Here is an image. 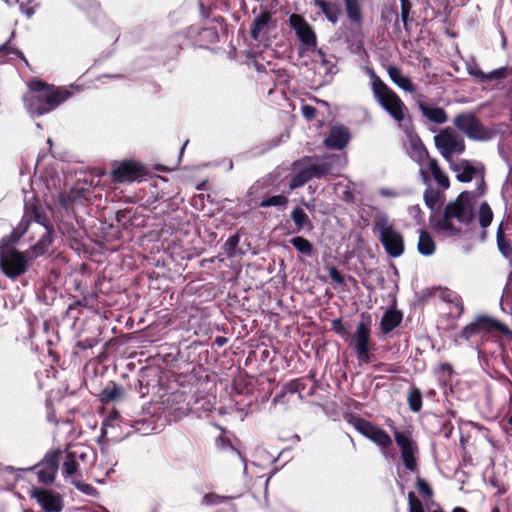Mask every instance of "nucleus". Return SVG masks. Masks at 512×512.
<instances>
[{"mask_svg": "<svg viewBox=\"0 0 512 512\" xmlns=\"http://www.w3.org/2000/svg\"><path fill=\"white\" fill-rule=\"evenodd\" d=\"M29 91L23 97L24 106L32 116H42L64 103L72 92L63 87H55L42 80L30 81Z\"/></svg>", "mask_w": 512, "mask_h": 512, "instance_id": "f257e3e1", "label": "nucleus"}, {"mask_svg": "<svg viewBox=\"0 0 512 512\" xmlns=\"http://www.w3.org/2000/svg\"><path fill=\"white\" fill-rule=\"evenodd\" d=\"M472 193L461 192L454 201H450L444 208L443 217L436 223L435 228L440 231L449 232L451 235H459L461 229L457 228L452 220L456 219L463 225H469L474 220L472 205Z\"/></svg>", "mask_w": 512, "mask_h": 512, "instance_id": "f03ea898", "label": "nucleus"}, {"mask_svg": "<svg viewBox=\"0 0 512 512\" xmlns=\"http://www.w3.org/2000/svg\"><path fill=\"white\" fill-rule=\"evenodd\" d=\"M339 157L334 154H328L319 159L318 162H312L314 157L304 156L298 160L295 165L303 166L302 169L298 170L290 181V188L296 189L302 187L313 178H322L332 172L334 161L338 160Z\"/></svg>", "mask_w": 512, "mask_h": 512, "instance_id": "7ed1b4c3", "label": "nucleus"}, {"mask_svg": "<svg viewBox=\"0 0 512 512\" xmlns=\"http://www.w3.org/2000/svg\"><path fill=\"white\" fill-rule=\"evenodd\" d=\"M373 233L378 236L385 252L392 258L400 257L405 251L404 237L395 229L386 214L376 215L373 219Z\"/></svg>", "mask_w": 512, "mask_h": 512, "instance_id": "20e7f679", "label": "nucleus"}, {"mask_svg": "<svg viewBox=\"0 0 512 512\" xmlns=\"http://www.w3.org/2000/svg\"><path fill=\"white\" fill-rule=\"evenodd\" d=\"M372 91L382 108L397 122L405 118L407 107L401 98L371 70Z\"/></svg>", "mask_w": 512, "mask_h": 512, "instance_id": "39448f33", "label": "nucleus"}, {"mask_svg": "<svg viewBox=\"0 0 512 512\" xmlns=\"http://www.w3.org/2000/svg\"><path fill=\"white\" fill-rule=\"evenodd\" d=\"M0 267L2 272L11 279H16L27 271L28 257L11 245L8 238L0 242Z\"/></svg>", "mask_w": 512, "mask_h": 512, "instance_id": "423d86ee", "label": "nucleus"}, {"mask_svg": "<svg viewBox=\"0 0 512 512\" xmlns=\"http://www.w3.org/2000/svg\"><path fill=\"white\" fill-rule=\"evenodd\" d=\"M371 323V315L366 312L362 313L361 321L351 339V346L354 347L356 358L366 364L372 361V351L375 350V343L371 340Z\"/></svg>", "mask_w": 512, "mask_h": 512, "instance_id": "0eeeda50", "label": "nucleus"}, {"mask_svg": "<svg viewBox=\"0 0 512 512\" xmlns=\"http://www.w3.org/2000/svg\"><path fill=\"white\" fill-rule=\"evenodd\" d=\"M495 332L504 336L512 334L511 330L504 323L492 317L480 315L472 323L462 329L459 333V337L465 340H471L476 336L483 338Z\"/></svg>", "mask_w": 512, "mask_h": 512, "instance_id": "6e6552de", "label": "nucleus"}, {"mask_svg": "<svg viewBox=\"0 0 512 512\" xmlns=\"http://www.w3.org/2000/svg\"><path fill=\"white\" fill-rule=\"evenodd\" d=\"M454 126L469 139L484 141L491 138V131L472 112H461L454 117Z\"/></svg>", "mask_w": 512, "mask_h": 512, "instance_id": "1a4fd4ad", "label": "nucleus"}, {"mask_svg": "<svg viewBox=\"0 0 512 512\" xmlns=\"http://www.w3.org/2000/svg\"><path fill=\"white\" fill-rule=\"evenodd\" d=\"M347 421L353 425L360 434L376 443L382 449H387L392 445V439L388 433L372 422L352 414L347 416Z\"/></svg>", "mask_w": 512, "mask_h": 512, "instance_id": "9d476101", "label": "nucleus"}, {"mask_svg": "<svg viewBox=\"0 0 512 512\" xmlns=\"http://www.w3.org/2000/svg\"><path fill=\"white\" fill-rule=\"evenodd\" d=\"M434 142L441 155L448 161L451 160L454 153H463L466 148L464 139L450 127L442 129L434 137Z\"/></svg>", "mask_w": 512, "mask_h": 512, "instance_id": "9b49d317", "label": "nucleus"}, {"mask_svg": "<svg viewBox=\"0 0 512 512\" xmlns=\"http://www.w3.org/2000/svg\"><path fill=\"white\" fill-rule=\"evenodd\" d=\"M146 173V168L142 163L123 160L113 164L110 176L114 183H125L141 180Z\"/></svg>", "mask_w": 512, "mask_h": 512, "instance_id": "f8f14e48", "label": "nucleus"}, {"mask_svg": "<svg viewBox=\"0 0 512 512\" xmlns=\"http://www.w3.org/2000/svg\"><path fill=\"white\" fill-rule=\"evenodd\" d=\"M394 439L401 453V460L405 468L411 472L418 471L416 455L419 452L417 443L412 439L409 432H401L394 428Z\"/></svg>", "mask_w": 512, "mask_h": 512, "instance_id": "ddd939ff", "label": "nucleus"}, {"mask_svg": "<svg viewBox=\"0 0 512 512\" xmlns=\"http://www.w3.org/2000/svg\"><path fill=\"white\" fill-rule=\"evenodd\" d=\"M61 454L62 452L59 449L51 450L46 453L43 460L36 466L39 483L49 485L54 482Z\"/></svg>", "mask_w": 512, "mask_h": 512, "instance_id": "4468645a", "label": "nucleus"}, {"mask_svg": "<svg viewBox=\"0 0 512 512\" xmlns=\"http://www.w3.org/2000/svg\"><path fill=\"white\" fill-rule=\"evenodd\" d=\"M30 497L36 500L44 512H61L64 508L63 496L53 489L33 488Z\"/></svg>", "mask_w": 512, "mask_h": 512, "instance_id": "2eb2a0df", "label": "nucleus"}, {"mask_svg": "<svg viewBox=\"0 0 512 512\" xmlns=\"http://www.w3.org/2000/svg\"><path fill=\"white\" fill-rule=\"evenodd\" d=\"M289 21L301 43L307 49L316 48L317 37L311 25L299 14H292Z\"/></svg>", "mask_w": 512, "mask_h": 512, "instance_id": "dca6fc26", "label": "nucleus"}, {"mask_svg": "<svg viewBox=\"0 0 512 512\" xmlns=\"http://www.w3.org/2000/svg\"><path fill=\"white\" fill-rule=\"evenodd\" d=\"M167 412L180 419L191 411L190 397L184 391L177 390L168 395L164 401Z\"/></svg>", "mask_w": 512, "mask_h": 512, "instance_id": "f3484780", "label": "nucleus"}, {"mask_svg": "<svg viewBox=\"0 0 512 512\" xmlns=\"http://www.w3.org/2000/svg\"><path fill=\"white\" fill-rule=\"evenodd\" d=\"M351 139L348 127L342 124L331 126L328 136L324 140V146L330 150L344 149Z\"/></svg>", "mask_w": 512, "mask_h": 512, "instance_id": "a211bd4d", "label": "nucleus"}, {"mask_svg": "<svg viewBox=\"0 0 512 512\" xmlns=\"http://www.w3.org/2000/svg\"><path fill=\"white\" fill-rule=\"evenodd\" d=\"M403 320V313L397 309H388L380 321V333L387 335L398 327Z\"/></svg>", "mask_w": 512, "mask_h": 512, "instance_id": "6ab92c4d", "label": "nucleus"}, {"mask_svg": "<svg viewBox=\"0 0 512 512\" xmlns=\"http://www.w3.org/2000/svg\"><path fill=\"white\" fill-rule=\"evenodd\" d=\"M125 389L124 387L117 385L115 382L110 381L107 385L101 390L99 394V399L103 404H109L112 402L120 401L124 398Z\"/></svg>", "mask_w": 512, "mask_h": 512, "instance_id": "aec40b11", "label": "nucleus"}, {"mask_svg": "<svg viewBox=\"0 0 512 512\" xmlns=\"http://www.w3.org/2000/svg\"><path fill=\"white\" fill-rule=\"evenodd\" d=\"M387 73L391 79V81L396 84L399 88L403 89L406 92L414 93L416 91L415 85L412 83L411 79L407 76L402 75V71L399 67L394 65H389L387 67Z\"/></svg>", "mask_w": 512, "mask_h": 512, "instance_id": "412c9836", "label": "nucleus"}, {"mask_svg": "<svg viewBox=\"0 0 512 512\" xmlns=\"http://www.w3.org/2000/svg\"><path fill=\"white\" fill-rule=\"evenodd\" d=\"M451 169L457 173V180L462 183L471 182L476 175V168L466 159L451 163Z\"/></svg>", "mask_w": 512, "mask_h": 512, "instance_id": "4be33fe9", "label": "nucleus"}, {"mask_svg": "<svg viewBox=\"0 0 512 512\" xmlns=\"http://www.w3.org/2000/svg\"><path fill=\"white\" fill-rule=\"evenodd\" d=\"M418 108L422 114L433 123L444 124L448 120L446 111L441 107H432L425 102L419 101Z\"/></svg>", "mask_w": 512, "mask_h": 512, "instance_id": "5701e85b", "label": "nucleus"}, {"mask_svg": "<svg viewBox=\"0 0 512 512\" xmlns=\"http://www.w3.org/2000/svg\"><path fill=\"white\" fill-rule=\"evenodd\" d=\"M272 20V13L268 10L261 12L259 16H257L251 27H250V36L253 40H259L260 35L263 31H265L270 22Z\"/></svg>", "mask_w": 512, "mask_h": 512, "instance_id": "b1692460", "label": "nucleus"}, {"mask_svg": "<svg viewBox=\"0 0 512 512\" xmlns=\"http://www.w3.org/2000/svg\"><path fill=\"white\" fill-rule=\"evenodd\" d=\"M313 3L322 11L329 22L333 24L337 23L339 16L341 15L340 6L337 3L325 0H313Z\"/></svg>", "mask_w": 512, "mask_h": 512, "instance_id": "393cba45", "label": "nucleus"}, {"mask_svg": "<svg viewBox=\"0 0 512 512\" xmlns=\"http://www.w3.org/2000/svg\"><path fill=\"white\" fill-rule=\"evenodd\" d=\"M349 21L357 26L363 22L362 7L359 0H343Z\"/></svg>", "mask_w": 512, "mask_h": 512, "instance_id": "a878e982", "label": "nucleus"}, {"mask_svg": "<svg viewBox=\"0 0 512 512\" xmlns=\"http://www.w3.org/2000/svg\"><path fill=\"white\" fill-rule=\"evenodd\" d=\"M14 36L15 32L13 31L9 39L0 46V63H3L7 58L13 55L22 60L27 66H29L28 60L26 59L23 52L11 45V41Z\"/></svg>", "mask_w": 512, "mask_h": 512, "instance_id": "bb28decb", "label": "nucleus"}, {"mask_svg": "<svg viewBox=\"0 0 512 512\" xmlns=\"http://www.w3.org/2000/svg\"><path fill=\"white\" fill-rule=\"evenodd\" d=\"M423 198L426 206L435 211L443 204L445 196L440 190L429 187L424 191Z\"/></svg>", "mask_w": 512, "mask_h": 512, "instance_id": "cd10ccee", "label": "nucleus"}, {"mask_svg": "<svg viewBox=\"0 0 512 512\" xmlns=\"http://www.w3.org/2000/svg\"><path fill=\"white\" fill-rule=\"evenodd\" d=\"M219 41V33L216 27H205L198 31L195 42L199 46L207 47Z\"/></svg>", "mask_w": 512, "mask_h": 512, "instance_id": "c85d7f7f", "label": "nucleus"}, {"mask_svg": "<svg viewBox=\"0 0 512 512\" xmlns=\"http://www.w3.org/2000/svg\"><path fill=\"white\" fill-rule=\"evenodd\" d=\"M417 249L424 256H430L435 252L436 244L428 231L420 230Z\"/></svg>", "mask_w": 512, "mask_h": 512, "instance_id": "c756f323", "label": "nucleus"}, {"mask_svg": "<svg viewBox=\"0 0 512 512\" xmlns=\"http://www.w3.org/2000/svg\"><path fill=\"white\" fill-rule=\"evenodd\" d=\"M26 215L30 220H33L46 228L49 227V219L40 204L32 203L30 205H26Z\"/></svg>", "mask_w": 512, "mask_h": 512, "instance_id": "7c9ffc66", "label": "nucleus"}, {"mask_svg": "<svg viewBox=\"0 0 512 512\" xmlns=\"http://www.w3.org/2000/svg\"><path fill=\"white\" fill-rule=\"evenodd\" d=\"M429 169L432 173L434 180L443 189H448L450 181L448 176L440 168L438 161L435 158H429Z\"/></svg>", "mask_w": 512, "mask_h": 512, "instance_id": "2f4dec72", "label": "nucleus"}, {"mask_svg": "<svg viewBox=\"0 0 512 512\" xmlns=\"http://www.w3.org/2000/svg\"><path fill=\"white\" fill-rule=\"evenodd\" d=\"M291 219L294 221L298 231H301V230H303L306 227H308L309 229L313 228L308 215L299 206L295 207L292 210V212H291Z\"/></svg>", "mask_w": 512, "mask_h": 512, "instance_id": "473e14b6", "label": "nucleus"}, {"mask_svg": "<svg viewBox=\"0 0 512 512\" xmlns=\"http://www.w3.org/2000/svg\"><path fill=\"white\" fill-rule=\"evenodd\" d=\"M407 402L412 412L417 413L422 409V393L418 387L413 386L409 389Z\"/></svg>", "mask_w": 512, "mask_h": 512, "instance_id": "72a5a7b5", "label": "nucleus"}, {"mask_svg": "<svg viewBox=\"0 0 512 512\" xmlns=\"http://www.w3.org/2000/svg\"><path fill=\"white\" fill-rule=\"evenodd\" d=\"M79 462L66 450L65 459L62 466V474L64 478H70L77 474Z\"/></svg>", "mask_w": 512, "mask_h": 512, "instance_id": "f704fd0d", "label": "nucleus"}, {"mask_svg": "<svg viewBox=\"0 0 512 512\" xmlns=\"http://www.w3.org/2000/svg\"><path fill=\"white\" fill-rule=\"evenodd\" d=\"M497 246L499 251L505 256L508 257L512 254V246L510 242L506 239L503 224L501 223L497 229L496 233Z\"/></svg>", "mask_w": 512, "mask_h": 512, "instance_id": "c9c22d12", "label": "nucleus"}, {"mask_svg": "<svg viewBox=\"0 0 512 512\" xmlns=\"http://www.w3.org/2000/svg\"><path fill=\"white\" fill-rule=\"evenodd\" d=\"M288 202H289V199L287 196L279 194V195L270 196V197H267V198L261 200L258 203V207L267 208V207L274 206V207L285 208L287 206Z\"/></svg>", "mask_w": 512, "mask_h": 512, "instance_id": "e433bc0d", "label": "nucleus"}, {"mask_svg": "<svg viewBox=\"0 0 512 512\" xmlns=\"http://www.w3.org/2000/svg\"><path fill=\"white\" fill-rule=\"evenodd\" d=\"M293 247L301 254L311 256L313 253L312 243L304 237L297 236L290 240Z\"/></svg>", "mask_w": 512, "mask_h": 512, "instance_id": "4c0bfd02", "label": "nucleus"}, {"mask_svg": "<svg viewBox=\"0 0 512 512\" xmlns=\"http://www.w3.org/2000/svg\"><path fill=\"white\" fill-rule=\"evenodd\" d=\"M478 220L483 229L487 228L492 223L493 211L487 202L481 203L479 207Z\"/></svg>", "mask_w": 512, "mask_h": 512, "instance_id": "58836bf2", "label": "nucleus"}, {"mask_svg": "<svg viewBox=\"0 0 512 512\" xmlns=\"http://www.w3.org/2000/svg\"><path fill=\"white\" fill-rule=\"evenodd\" d=\"M66 450L71 454V457L77 460V462H79V460L85 462L92 453L91 448L85 445H74L72 447H68Z\"/></svg>", "mask_w": 512, "mask_h": 512, "instance_id": "ea45409f", "label": "nucleus"}, {"mask_svg": "<svg viewBox=\"0 0 512 512\" xmlns=\"http://www.w3.org/2000/svg\"><path fill=\"white\" fill-rule=\"evenodd\" d=\"M401 4V20L403 22V26L406 32H410L409 22L413 21L410 19V13L412 9V3L410 0H400Z\"/></svg>", "mask_w": 512, "mask_h": 512, "instance_id": "a19ab883", "label": "nucleus"}, {"mask_svg": "<svg viewBox=\"0 0 512 512\" xmlns=\"http://www.w3.org/2000/svg\"><path fill=\"white\" fill-rule=\"evenodd\" d=\"M306 386H307L306 378L301 377V378L289 381L288 383H286L284 385L283 388H284L285 392L300 394L303 391H305Z\"/></svg>", "mask_w": 512, "mask_h": 512, "instance_id": "79ce46f5", "label": "nucleus"}, {"mask_svg": "<svg viewBox=\"0 0 512 512\" xmlns=\"http://www.w3.org/2000/svg\"><path fill=\"white\" fill-rule=\"evenodd\" d=\"M240 242L239 234L231 235L224 243V250L228 257H233Z\"/></svg>", "mask_w": 512, "mask_h": 512, "instance_id": "37998d69", "label": "nucleus"}, {"mask_svg": "<svg viewBox=\"0 0 512 512\" xmlns=\"http://www.w3.org/2000/svg\"><path fill=\"white\" fill-rule=\"evenodd\" d=\"M509 74H510V70L508 67H501V68L495 69V70L485 74L484 83L490 82L493 80H503V79L507 78Z\"/></svg>", "mask_w": 512, "mask_h": 512, "instance_id": "c03bdc74", "label": "nucleus"}, {"mask_svg": "<svg viewBox=\"0 0 512 512\" xmlns=\"http://www.w3.org/2000/svg\"><path fill=\"white\" fill-rule=\"evenodd\" d=\"M230 499H231V497H229V496H221L214 492H210V493H207L204 495V497L202 498V503L204 505L210 506V505H217V504L226 502Z\"/></svg>", "mask_w": 512, "mask_h": 512, "instance_id": "a18cd8bd", "label": "nucleus"}, {"mask_svg": "<svg viewBox=\"0 0 512 512\" xmlns=\"http://www.w3.org/2000/svg\"><path fill=\"white\" fill-rule=\"evenodd\" d=\"M71 484L73 486H75L80 492H82L83 494L87 495V496H96L98 494V491L97 489L92 486L91 484H87V483H84L80 480H72L71 481Z\"/></svg>", "mask_w": 512, "mask_h": 512, "instance_id": "49530a36", "label": "nucleus"}, {"mask_svg": "<svg viewBox=\"0 0 512 512\" xmlns=\"http://www.w3.org/2000/svg\"><path fill=\"white\" fill-rule=\"evenodd\" d=\"M409 512H425L422 502L414 492L408 493Z\"/></svg>", "mask_w": 512, "mask_h": 512, "instance_id": "de8ad7c7", "label": "nucleus"}, {"mask_svg": "<svg viewBox=\"0 0 512 512\" xmlns=\"http://www.w3.org/2000/svg\"><path fill=\"white\" fill-rule=\"evenodd\" d=\"M416 486L418 491L425 499H430L433 496V490L430 485L426 482V480L422 478H418L416 482Z\"/></svg>", "mask_w": 512, "mask_h": 512, "instance_id": "09e8293b", "label": "nucleus"}, {"mask_svg": "<svg viewBox=\"0 0 512 512\" xmlns=\"http://www.w3.org/2000/svg\"><path fill=\"white\" fill-rule=\"evenodd\" d=\"M45 407H46V410H47V420L50 423H52L54 425H57L58 424V420L56 418L54 404H53L51 399H47L46 400Z\"/></svg>", "mask_w": 512, "mask_h": 512, "instance_id": "8fccbe9b", "label": "nucleus"}, {"mask_svg": "<svg viewBox=\"0 0 512 512\" xmlns=\"http://www.w3.org/2000/svg\"><path fill=\"white\" fill-rule=\"evenodd\" d=\"M328 273H329V276L330 278L335 282L337 283L338 285H344V277L343 275L341 274V272L338 270L337 267L335 266H328Z\"/></svg>", "mask_w": 512, "mask_h": 512, "instance_id": "3c124183", "label": "nucleus"}, {"mask_svg": "<svg viewBox=\"0 0 512 512\" xmlns=\"http://www.w3.org/2000/svg\"><path fill=\"white\" fill-rule=\"evenodd\" d=\"M467 71L470 76H473L478 79L479 82L484 83L486 73L483 72L477 64L469 66Z\"/></svg>", "mask_w": 512, "mask_h": 512, "instance_id": "603ef678", "label": "nucleus"}, {"mask_svg": "<svg viewBox=\"0 0 512 512\" xmlns=\"http://www.w3.org/2000/svg\"><path fill=\"white\" fill-rule=\"evenodd\" d=\"M331 326V329L341 336H344L347 333L346 327L341 319L332 320Z\"/></svg>", "mask_w": 512, "mask_h": 512, "instance_id": "864d4df0", "label": "nucleus"}, {"mask_svg": "<svg viewBox=\"0 0 512 512\" xmlns=\"http://www.w3.org/2000/svg\"><path fill=\"white\" fill-rule=\"evenodd\" d=\"M301 111H302V115L307 120L314 119L316 117L317 113H318L317 109L314 106H311V105H303L302 108H301Z\"/></svg>", "mask_w": 512, "mask_h": 512, "instance_id": "5fc2aeb1", "label": "nucleus"}, {"mask_svg": "<svg viewBox=\"0 0 512 512\" xmlns=\"http://www.w3.org/2000/svg\"><path fill=\"white\" fill-rule=\"evenodd\" d=\"M317 55L320 58L321 64L326 68L327 73H332L333 65L329 60L326 59L325 53L319 49L317 51Z\"/></svg>", "mask_w": 512, "mask_h": 512, "instance_id": "6e6d98bb", "label": "nucleus"}, {"mask_svg": "<svg viewBox=\"0 0 512 512\" xmlns=\"http://www.w3.org/2000/svg\"><path fill=\"white\" fill-rule=\"evenodd\" d=\"M409 213L413 215L418 223L423 221V212L418 204L411 206L409 208Z\"/></svg>", "mask_w": 512, "mask_h": 512, "instance_id": "4d7b16f0", "label": "nucleus"}, {"mask_svg": "<svg viewBox=\"0 0 512 512\" xmlns=\"http://www.w3.org/2000/svg\"><path fill=\"white\" fill-rule=\"evenodd\" d=\"M85 301L86 299L83 298L82 300H77L74 303L70 304L66 310V315L70 316L72 312L80 306L86 307L87 305Z\"/></svg>", "mask_w": 512, "mask_h": 512, "instance_id": "13d9d810", "label": "nucleus"}, {"mask_svg": "<svg viewBox=\"0 0 512 512\" xmlns=\"http://www.w3.org/2000/svg\"><path fill=\"white\" fill-rule=\"evenodd\" d=\"M441 299L446 301V302H454V298H456V296L454 295V293L448 289V288H444L441 290V295H440Z\"/></svg>", "mask_w": 512, "mask_h": 512, "instance_id": "bf43d9fd", "label": "nucleus"}, {"mask_svg": "<svg viewBox=\"0 0 512 512\" xmlns=\"http://www.w3.org/2000/svg\"><path fill=\"white\" fill-rule=\"evenodd\" d=\"M305 378H306V382L308 380H311L314 383L313 386L311 387V389L309 390V392L307 393L309 396H312L314 394V390L316 387L315 372L310 371L309 374Z\"/></svg>", "mask_w": 512, "mask_h": 512, "instance_id": "052dcab7", "label": "nucleus"}, {"mask_svg": "<svg viewBox=\"0 0 512 512\" xmlns=\"http://www.w3.org/2000/svg\"><path fill=\"white\" fill-rule=\"evenodd\" d=\"M72 193L75 195H73V198L74 199H77V198H84V199H87V195L86 193H89V190H85V189H76L75 191H72Z\"/></svg>", "mask_w": 512, "mask_h": 512, "instance_id": "680f3d73", "label": "nucleus"}, {"mask_svg": "<svg viewBox=\"0 0 512 512\" xmlns=\"http://www.w3.org/2000/svg\"><path fill=\"white\" fill-rule=\"evenodd\" d=\"M227 342H228V339L223 336H217L214 340V344L217 345L218 347L224 346Z\"/></svg>", "mask_w": 512, "mask_h": 512, "instance_id": "e2e57ef3", "label": "nucleus"}, {"mask_svg": "<svg viewBox=\"0 0 512 512\" xmlns=\"http://www.w3.org/2000/svg\"><path fill=\"white\" fill-rule=\"evenodd\" d=\"M440 369H441L442 371H448V372H450V373L452 372V366H451V364H449V363H442V364L440 365Z\"/></svg>", "mask_w": 512, "mask_h": 512, "instance_id": "0e129e2a", "label": "nucleus"}, {"mask_svg": "<svg viewBox=\"0 0 512 512\" xmlns=\"http://www.w3.org/2000/svg\"><path fill=\"white\" fill-rule=\"evenodd\" d=\"M452 512H468L465 508L463 507H455L453 508Z\"/></svg>", "mask_w": 512, "mask_h": 512, "instance_id": "69168bd1", "label": "nucleus"}, {"mask_svg": "<svg viewBox=\"0 0 512 512\" xmlns=\"http://www.w3.org/2000/svg\"><path fill=\"white\" fill-rule=\"evenodd\" d=\"M138 384H139V393H141V395L144 396L147 392H144L142 390V388H143L142 381L138 380Z\"/></svg>", "mask_w": 512, "mask_h": 512, "instance_id": "338daca9", "label": "nucleus"}, {"mask_svg": "<svg viewBox=\"0 0 512 512\" xmlns=\"http://www.w3.org/2000/svg\"><path fill=\"white\" fill-rule=\"evenodd\" d=\"M491 512H500V509L498 506H494L492 509H491Z\"/></svg>", "mask_w": 512, "mask_h": 512, "instance_id": "774afa93", "label": "nucleus"}]
</instances>
